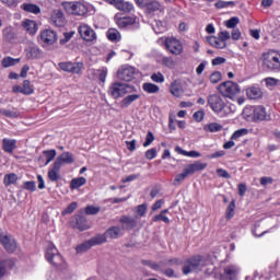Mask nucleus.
Returning a JSON list of instances; mask_svg holds the SVG:
<instances>
[{
    "instance_id": "1",
    "label": "nucleus",
    "mask_w": 280,
    "mask_h": 280,
    "mask_svg": "<svg viewBox=\"0 0 280 280\" xmlns=\"http://www.w3.org/2000/svg\"><path fill=\"white\" fill-rule=\"evenodd\" d=\"M74 155L70 151L62 152L56 158L47 172V177L51 183H58L61 179V170L65 164H73Z\"/></svg>"
},
{
    "instance_id": "2",
    "label": "nucleus",
    "mask_w": 280,
    "mask_h": 280,
    "mask_svg": "<svg viewBox=\"0 0 280 280\" xmlns=\"http://www.w3.org/2000/svg\"><path fill=\"white\" fill-rule=\"evenodd\" d=\"M207 106L217 116L224 118L231 113V108L221 94H209L207 96Z\"/></svg>"
},
{
    "instance_id": "3",
    "label": "nucleus",
    "mask_w": 280,
    "mask_h": 280,
    "mask_svg": "<svg viewBox=\"0 0 280 280\" xmlns=\"http://www.w3.org/2000/svg\"><path fill=\"white\" fill-rule=\"evenodd\" d=\"M243 115L247 121L255 124L270 121V115L264 105H252L243 109Z\"/></svg>"
},
{
    "instance_id": "4",
    "label": "nucleus",
    "mask_w": 280,
    "mask_h": 280,
    "mask_svg": "<svg viewBox=\"0 0 280 280\" xmlns=\"http://www.w3.org/2000/svg\"><path fill=\"white\" fill-rule=\"evenodd\" d=\"M46 260L51 264L56 269L63 270L67 269V262L65 258L59 253L58 248L54 244H48L45 253Z\"/></svg>"
},
{
    "instance_id": "5",
    "label": "nucleus",
    "mask_w": 280,
    "mask_h": 280,
    "mask_svg": "<svg viewBox=\"0 0 280 280\" xmlns=\"http://www.w3.org/2000/svg\"><path fill=\"white\" fill-rule=\"evenodd\" d=\"M218 91L221 96L228 97V100H232V102H235L242 93L240 84L233 81L222 82L218 85Z\"/></svg>"
},
{
    "instance_id": "6",
    "label": "nucleus",
    "mask_w": 280,
    "mask_h": 280,
    "mask_svg": "<svg viewBox=\"0 0 280 280\" xmlns=\"http://www.w3.org/2000/svg\"><path fill=\"white\" fill-rule=\"evenodd\" d=\"M131 93H137V89L133 85L114 82L108 89V95L114 100H119V97H125V95H130Z\"/></svg>"
},
{
    "instance_id": "7",
    "label": "nucleus",
    "mask_w": 280,
    "mask_h": 280,
    "mask_svg": "<svg viewBox=\"0 0 280 280\" xmlns=\"http://www.w3.org/2000/svg\"><path fill=\"white\" fill-rule=\"evenodd\" d=\"M208 265V260L205 256L196 255L191 256L186 261H184V267H182V272L184 275H190L194 270H197L199 267H203Z\"/></svg>"
},
{
    "instance_id": "8",
    "label": "nucleus",
    "mask_w": 280,
    "mask_h": 280,
    "mask_svg": "<svg viewBox=\"0 0 280 280\" xmlns=\"http://www.w3.org/2000/svg\"><path fill=\"white\" fill-rule=\"evenodd\" d=\"M262 67L268 71H280V55L277 51H269L262 55Z\"/></svg>"
},
{
    "instance_id": "9",
    "label": "nucleus",
    "mask_w": 280,
    "mask_h": 280,
    "mask_svg": "<svg viewBox=\"0 0 280 280\" xmlns=\"http://www.w3.org/2000/svg\"><path fill=\"white\" fill-rule=\"evenodd\" d=\"M164 45L166 50L173 56H180L184 51L183 43L175 37H167Z\"/></svg>"
},
{
    "instance_id": "10",
    "label": "nucleus",
    "mask_w": 280,
    "mask_h": 280,
    "mask_svg": "<svg viewBox=\"0 0 280 280\" xmlns=\"http://www.w3.org/2000/svg\"><path fill=\"white\" fill-rule=\"evenodd\" d=\"M49 24L55 27H63L67 24V19L62 9H54L50 13Z\"/></svg>"
},
{
    "instance_id": "11",
    "label": "nucleus",
    "mask_w": 280,
    "mask_h": 280,
    "mask_svg": "<svg viewBox=\"0 0 280 280\" xmlns=\"http://www.w3.org/2000/svg\"><path fill=\"white\" fill-rule=\"evenodd\" d=\"M114 21L119 30H127L136 24V16H122V13H116Z\"/></svg>"
},
{
    "instance_id": "12",
    "label": "nucleus",
    "mask_w": 280,
    "mask_h": 280,
    "mask_svg": "<svg viewBox=\"0 0 280 280\" xmlns=\"http://www.w3.org/2000/svg\"><path fill=\"white\" fill-rule=\"evenodd\" d=\"M70 225L72 229H77L81 232H84L91 229V225L89 224V221L86 220V218L81 214H74L71 218Z\"/></svg>"
},
{
    "instance_id": "13",
    "label": "nucleus",
    "mask_w": 280,
    "mask_h": 280,
    "mask_svg": "<svg viewBox=\"0 0 280 280\" xmlns=\"http://www.w3.org/2000/svg\"><path fill=\"white\" fill-rule=\"evenodd\" d=\"M58 67L65 72L72 73V74H80L82 72V68H84V63L66 61V62H59Z\"/></svg>"
},
{
    "instance_id": "14",
    "label": "nucleus",
    "mask_w": 280,
    "mask_h": 280,
    "mask_svg": "<svg viewBox=\"0 0 280 280\" xmlns=\"http://www.w3.org/2000/svg\"><path fill=\"white\" fill-rule=\"evenodd\" d=\"M78 33L85 42L93 43L97 40V34H95V31H93V28L86 24H80L78 27Z\"/></svg>"
},
{
    "instance_id": "15",
    "label": "nucleus",
    "mask_w": 280,
    "mask_h": 280,
    "mask_svg": "<svg viewBox=\"0 0 280 280\" xmlns=\"http://www.w3.org/2000/svg\"><path fill=\"white\" fill-rule=\"evenodd\" d=\"M0 244H2V247H4V250L9 254H13L16 252L18 244L14 238H12L11 235H5L3 233H0Z\"/></svg>"
},
{
    "instance_id": "16",
    "label": "nucleus",
    "mask_w": 280,
    "mask_h": 280,
    "mask_svg": "<svg viewBox=\"0 0 280 280\" xmlns=\"http://www.w3.org/2000/svg\"><path fill=\"white\" fill-rule=\"evenodd\" d=\"M39 39L44 45L51 46L58 42V35L51 30H44L39 34Z\"/></svg>"
},
{
    "instance_id": "17",
    "label": "nucleus",
    "mask_w": 280,
    "mask_h": 280,
    "mask_svg": "<svg viewBox=\"0 0 280 280\" xmlns=\"http://www.w3.org/2000/svg\"><path fill=\"white\" fill-rule=\"evenodd\" d=\"M43 50L35 44H30L25 48V57L27 60H36L43 57Z\"/></svg>"
},
{
    "instance_id": "18",
    "label": "nucleus",
    "mask_w": 280,
    "mask_h": 280,
    "mask_svg": "<svg viewBox=\"0 0 280 280\" xmlns=\"http://www.w3.org/2000/svg\"><path fill=\"white\" fill-rule=\"evenodd\" d=\"M247 100H262L264 90L259 85H250L246 89Z\"/></svg>"
},
{
    "instance_id": "19",
    "label": "nucleus",
    "mask_w": 280,
    "mask_h": 280,
    "mask_svg": "<svg viewBox=\"0 0 280 280\" xmlns=\"http://www.w3.org/2000/svg\"><path fill=\"white\" fill-rule=\"evenodd\" d=\"M208 167V163L201 162L199 160L195 161L194 163H189L185 166L186 172L188 175H194L197 172H202Z\"/></svg>"
},
{
    "instance_id": "20",
    "label": "nucleus",
    "mask_w": 280,
    "mask_h": 280,
    "mask_svg": "<svg viewBox=\"0 0 280 280\" xmlns=\"http://www.w3.org/2000/svg\"><path fill=\"white\" fill-rule=\"evenodd\" d=\"M117 78L121 81L129 82L135 78V69L132 67H122L117 71Z\"/></svg>"
},
{
    "instance_id": "21",
    "label": "nucleus",
    "mask_w": 280,
    "mask_h": 280,
    "mask_svg": "<svg viewBox=\"0 0 280 280\" xmlns=\"http://www.w3.org/2000/svg\"><path fill=\"white\" fill-rule=\"evenodd\" d=\"M18 148V140L16 139H2V151L7 154H13Z\"/></svg>"
},
{
    "instance_id": "22",
    "label": "nucleus",
    "mask_w": 280,
    "mask_h": 280,
    "mask_svg": "<svg viewBox=\"0 0 280 280\" xmlns=\"http://www.w3.org/2000/svg\"><path fill=\"white\" fill-rule=\"evenodd\" d=\"M238 272V268L234 265L226 266L223 273L221 275V280H234Z\"/></svg>"
},
{
    "instance_id": "23",
    "label": "nucleus",
    "mask_w": 280,
    "mask_h": 280,
    "mask_svg": "<svg viewBox=\"0 0 280 280\" xmlns=\"http://www.w3.org/2000/svg\"><path fill=\"white\" fill-rule=\"evenodd\" d=\"M25 32L32 36L36 35L38 32V25L35 21L32 20H25L22 24Z\"/></svg>"
},
{
    "instance_id": "24",
    "label": "nucleus",
    "mask_w": 280,
    "mask_h": 280,
    "mask_svg": "<svg viewBox=\"0 0 280 280\" xmlns=\"http://www.w3.org/2000/svg\"><path fill=\"white\" fill-rule=\"evenodd\" d=\"M206 42L210 46L218 48V49H223V48H226V46H228V44L225 42L221 40L219 37H215V36H207Z\"/></svg>"
},
{
    "instance_id": "25",
    "label": "nucleus",
    "mask_w": 280,
    "mask_h": 280,
    "mask_svg": "<svg viewBox=\"0 0 280 280\" xmlns=\"http://www.w3.org/2000/svg\"><path fill=\"white\" fill-rule=\"evenodd\" d=\"M141 94H129L122 101L120 102V108L125 109L128 108L130 104L133 102H137V100H140Z\"/></svg>"
},
{
    "instance_id": "26",
    "label": "nucleus",
    "mask_w": 280,
    "mask_h": 280,
    "mask_svg": "<svg viewBox=\"0 0 280 280\" xmlns=\"http://www.w3.org/2000/svg\"><path fill=\"white\" fill-rule=\"evenodd\" d=\"M223 130V126L219 122H210L203 126V131L209 133H217Z\"/></svg>"
},
{
    "instance_id": "27",
    "label": "nucleus",
    "mask_w": 280,
    "mask_h": 280,
    "mask_svg": "<svg viewBox=\"0 0 280 280\" xmlns=\"http://www.w3.org/2000/svg\"><path fill=\"white\" fill-rule=\"evenodd\" d=\"M84 185H86V177H84V176L74 177L70 182V189L75 190V189L81 188Z\"/></svg>"
},
{
    "instance_id": "28",
    "label": "nucleus",
    "mask_w": 280,
    "mask_h": 280,
    "mask_svg": "<svg viewBox=\"0 0 280 280\" xmlns=\"http://www.w3.org/2000/svg\"><path fill=\"white\" fill-rule=\"evenodd\" d=\"M18 180H19V176L16 173L4 174L3 183L5 187H9L11 185H16Z\"/></svg>"
},
{
    "instance_id": "29",
    "label": "nucleus",
    "mask_w": 280,
    "mask_h": 280,
    "mask_svg": "<svg viewBox=\"0 0 280 280\" xmlns=\"http://www.w3.org/2000/svg\"><path fill=\"white\" fill-rule=\"evenodd\" d=\"M147 13L152 14L161 9V3L158 0H150L145 3Z\"/></svg>"
},
{
    "instance_id": "30",
    "label": "nucleus",
    "mask_w": 280,
    "mask_h": 280,
    "mask_svg": "<svg viewBox=\"0 0 280 280\" xmlns=\"http://www.w3.org/2000/svg\"><path fill=\"white\" fill-rule=\"evenodd\" d=\"M120 223L125 224L127 230H132L138 224L135 218L126 217V215L120 218Z\"/></svg>"
},
{
    "instance_id": "31",
    "label": "nucleus",
    "mask_w": 280,
    "mask_h": 280,
    "mask_svg": "<svg viewBox=\"0 0 280 280\" xmlns=\"http://www.w3.org/2000/svg\"><path fill=\"white\" fill-rule=\"evenodd\" d=\"M182 93V84L178 82V80L173 81V83H171V94L175 97H180Z\"/></svg>"
},
{
    "instance_id": "32",
    "label": "nucleus",
    "mask_w": 280,
    "mask_h": 280,
    "mask_svg": "<svg viewBox=\"0 0 280 280\" xmlns=\"http://www.w3.org/2000/svg\"><path fill=\"white\" fill-rule=\"evenodd\" d=\"M43 154L46 158L45 166H47L56 159L57 150L56 149L44 150Z\"/></svg>"
},
{
    "instance_id": "33",
    "label": "nucleus",
    "mask_w": 280,
    "mask_h": 280,
    "mask_svg": "<svg viewBox=\"0 0 280 280\" xmlns=\"http://www.w3.org/2000/svg\"><path fill=\"white\" fill-rule=\"evenodd\" d=\"M21 9L25 12L33 13V14L40 13V7H37V4L24 3V4H21Z\"/></svg>"
},
{
    "instance_id": "34",
    "label": "nucleus",
    "mask_w": 280,
    "mask_h": 280,
    "mask_svg": "<svg viewBox=\"0 0 280 280\" xmlns=\"http://www.w3.org/2000/svg\"><path fill=\"white\" fill-rule=\"evenodd\" d=\"M235 209H236V203L234 200H232L225 211V219L228 221L232 220L235 217Z\"/></svg>"
},
{
    "instance_id": "35",
    "label": "nucleus",
    "mask_w": 280,
    "mask_h": 280,
    "mask_svg": "<svg viewBox=\"0 0 280 280\" xmlns=\"http://www.w3.org/2000/svg\"><path fill=\"white\" fill-rule=\"evenodd\" d=\"M188 176H190V175H189V173L187 172V168L184 167V172H182V173L175 175V179H174V182H173V185H174V186L180 185Z\"/></svg>"
},
{
    "instance_id": "36",
    "label": "nucleus",
    "mask_w": 280,
    "mask_h": 280,
    "mask_svg": "<svg viewBox=\"0 0 280 280\" xmlns=\"http://www.w3.org/2000/svg\"><path fill=\"white\" fill-rule=\"evenodd\" d=\"M142 89L145 93L150 94L159 93L160 91V88L156 84L150 82L143 83Z\"/></svg>"
},
{
    "instance_id": "37",
    "label": "nucleus",
    "mask_w": 280,
    "mask_h": 280,
    "mask_svg": "<svg viewBox=\"0 0 280 280\" xmlns=\"http://www.w3.org/2000/svg\"><path fill=\"white\" fill-rule=\"evenodd\" d=\"M23 95H33L35 93L34 85L31 84L30 80H24L22 84Z\"/></svg>"
},
{
    "instance_id": "38",
    "label": "nucleus",
    "mask_w": 280,
    "mask_h": 280,
    "mask_svg": "<svg viewBox=\"0 0 280 280\" xmlns=\"http://www.w3.org/2000/svg\"><path fill=\"white\" fill-rule=\"evenodd\" d=\"M249 133V130L247 128H241L235 130L232 136H231V140L237 141L238 139L247 136Z\"/></svg>"
},
{
    "instance_id": "39",
    "label": "nucleus",
    "mask_w": 280,
    "mask_h": 280,
    "mask_svg": "<svg viewBox=\"0 0 280 280\" xmlns=\"http://www.w3.org/2000/svg\"><path fill=\"white\" fill-rule=\"evenodd\" d=\"M107 235L105 234H98L94 237H92L90 241V244H92V247L95 245H101L103 243H106Z\"/></svg>"
},
{
    "instance_id": "40",
    "label": "nucleus",
    "mask_w": 280,
    "mask_h": 280,
    "mask_svg": "<svg viewBox=\"0 0 280 280\" xmlns=\"http://www.w3.org/2000/svg\"><path fill=\"white\" fill-rule=\"evenodd\" d=\"M120 233H121V230H120V228H118V226H112V228H109V229L105 232L106 236L110 237L112 240L118 238V236L120 235Z\"/></svg>"
},
{
    "instance_id": "41",
    "label": "nucleus",
    "mask_w": 280,
    "mask_h": 280,
    "mask_svg": "<svg viewBox=\"0 0 280 280\" xmlns=\"http://www.w3.org/2000/svg\"><path fill=\"white\" fill-rule=\"evenodd\" d=\"M86 12H88V9L84 4H82V2H75V9L73 11V15L82 16L86 14Z\"/></svg>"
},
{
    "instance_id": "42",
    "label": "nucleus",
    "mask_w": 280,
    "mask_h": 280,
    "mask_svg": "<svg viewBox=\"0 0 280 280\" xmlns=\"http://www.w3.org/2000/svg\"><path fill=\"white\" fill-rule=\"evenodd\" d=\"M107 38L110 42H119L120 40V34H119V32L117 30L110 28L107 32Z\"/></svg>"
},
{
    "instance_id": "43",
    "label": "nucleus",
    "mask_w": 280,
    "mask_h": 280,
    "mask_svg": "<svg viewBox=\"0 0 280 280\" xmlns=\"http://www.w3.org/2000/svg\"><path fill=\"white\" fill-rule=\"evenodd\" d=\"M132 2H124V0L120 2L117 10L122 11L125 13H130L133 10Z\"/></svg>"
},
{
    "instance_id": "44",
    "label": "nucleus",
    "mask_w": 280,
    "mask_h": 280,
    "mask_svg": "<svg viewBox=\"0 0 280 280\" xmlns=\"http://www.w3.org/2000/svg\"><path fill=\"white\" fill-rule=\"evenodd\" d=\"M77 2H62L61 7L69 14H74Z\"/></svg>"
},
{
    "instance_id": "45",
    "label": "nucleus",
    "mask_w": 280,
    "mask_h": 280,
    "mask_svg": "<svg viewBox=\"0 0 280 280\" xmlns=\"http://www.w3.org/2000/svg\"><path fill=\"white\" fill-rule=\"evenodd\" d=\"M18 62H20V59H14L12 57H4V59H2V67L9 68L16 65Z\"/></svg>"
},
{
    "instance_id": "46",
    "label": "nucleus",
    "mask_w": 280,
    "mask_h": 280,
    "mask_svg": "<svg viewBox=\"0 0 280 280\" xmlns=\"http://www.w3.org/2000/svg\"><path fill=\"white\" fill-rule=\"evenodd\" d=\"M177 150H179V152H182V155H184V156H188V158H200L201 156V153L196 150L186 151V150H182L180 148H177Z\"/></svg>"
},
{
    "instance_id": "47",
    "label": "nucleus",
    "mask_w": 280,
    "mask_h": 280,
    "mask_svg": "<svg viewBox=\"0 0 280 280\" xmlns=\"http://www.w3.org/2000/svg\"><path fill=\"white\" fill-rule=\"evenodd\" d=\"M78 207H79L78 202H72L61 212V214L62 215L72 214L78 209Z\"/></svg>"
},
{
    "instance_id": "48",
    "label": "nucleus",
    "mask_w": 280,
    "mask_h": 280,
    "mask_svg": "<svg viewBox=\"0 0 280 280\" xmlns=\"http://www.w3.org/2000/svg\"><path fill=\"white\" fill-rule=\"evenodd\" d=\"M141 262L144 266H149L151 269L155 270L156 272L161 271V266L158 262H154V261H151V260H145V259L141 260Z\"/></svg>"
},
{
    "instance_id": "49",
    "label": "nucleus",
    "mask_w": 280,
    "mask_h": 280,
    "mask_svg": "<svg viewBox=\"0 0 280 280\" xmlns=\"http://www.w3.org/2000/svg\"><path fill=\"white\" fill-rule=\"evenodd\" d=\"M209 80L212 84H217L222 80V73L220 71H214L210 74Z\"/></svg>"
},
{
    "instance_id": "50",
    "label": "nucleus",
    "mask_w": 280,
    "mask_h": 280,
    "mask_svg": "<svg viewBox=\"0 0 280 280\" xmlns=\"http://www.w3.org/2000/svg\"><path fill=\"white\" fill-rule=\"evenodd\" d=\"M147 211H148V206H147L145 203L138 206V207L136 208V213H137V217H136V218H138V217H140V218L144 217L145 213H147Z\"/></svg>"
},
{
    "instance_id": "51",
    "label": "nucleus",
    "mask_w": 280,
    "mask_h": 280,
    "mask_svg": "<svg viewBox=\"0 0 280 280\" xmlns=\"http://www.w3.org/2000/svg\"><path fill=\"white\" fill-rule=\"evenodd\" d=\"M238 24H240L238 18H231L229 21L225 22V27L235 30V27Z\"/></svg>"
},
{
    "instance_id": "52",
    "label": "nucleus",
    "mask_w": 280,
    "mask_h": 280,
    "mask_svg": "<svg viewBox=\"0 0 280 280\" xmlns=\"http://www.w3.org/2000/svg\"><path fill=\"white\" fill-rule=\"evenodd\" d=\"M91 247L92 244L90 243V241H86L85 243H82L81 245L77 246L75 250L77 253H83L91 249Z\"/></svg>"
},
{
    "instance_id": "53",
    "label": "nucleus",
    "mask_w": 280,
    "mask_h": 280,
    "mask_svg": "<svg viewBox=\"0 0 280 280\" xmlns=\"http://www.w3.org/2000/svg\"><path fill=\"white\" fill-rule=\"evenodd\" d=\"M101 208L100 207H93V206H88L85 207V214L86 215H95L100 213Z\"/></svg>"
},
{
    "instance_id": "54",
    "label": "nucleus",
    "mask_w": 280,
    "mask_h": 280,
    "mask_svg": "<svg viewBox=\"0 0 280 280\" xmlns=\"http://www.w3.org/2000/svg\"><path fill=\"white\" fill-rule=\"evenodd\" d=\"M215 173L221 178H225V179H230L231 178V174L229 173V171H226V170H224L222 167L217 168Z\"/></svg>"
},
{
    "instance_id": "55",
    "label": "nucleus",
    "mask_w": 280,
    "mask_h": 280,
    "mask_svg": "<svg viewBox=\"0 0 280 280\" xmlns=\"http://www.w3.org/2000/svg\"><path fill=\"white\" fill-rule=\"evenodd\" d=\"M162 63L167 68H174L176 66V62L172 57H163Z\"/></svg>"
},
{
    "instance_id": "56",
    "label": "nucleus",
    "mask_w": 280,
    "mask_h": 280,
    "mask_svg": "<svg viewBox=\"0 0 280 280\" xmlns=\"http://www.w3.org/2000/svg\"><path fill=\"white\" fill-rule=\"evenodd\" d=\"M154 140H155V137H154L153 132L148 131L143 147L144 148L150 147Z\"/></svg>"
},
{
    "instance_id": "57",
    "label": "nucleus",
    "mask_w": 280,
    "mask_h": 280,
    "mask_svg": "<svg viewBox=\"0 0 280 280\" xmlns=\"http://www.w3.org/2000/svg\"><path fill=\"white\" fill-rule=\"evenodd\" d=\"M158 156V151L155 148H151L149 150H147L145 152V159L149 161L154 160Z\"/></svg>"
},
{
    "instance_id": "58",
    "label": "nucleus",
    "mask_w": 280,
    "mask_h": 280,
    "mask_svg": "<svg viewBox=\"0 0 280 280\" xmlns=\"http://www.w3.org/2000/svg\"><path fill=\"white\" fill-rule=\"evenodd\" d=\"M205 112L203 110H197L192 114V119L196 122H201L205 119Z\"/></svg>"
},
{
    "instance_id": "59",
    "label": "nucleus",
    "mask_w": 280,
    "mask_h": 280,
    "mask_svg": "<svg viewBox=\"0 0 280 280\" xmlns=\"http://www.w3.org/2000/svg\"><path fill=\"white\" fill-rule=\"evenodd\" d=\"M164 264L166 266H180V265H183V260L179 258H171L168 260H165Z\"/></svg>"
},
{
    "instance_id": "60",
    "label": "nucleus",
    "mask_w": 280,
    "mask_h": 280,
    "mask_svg": "<svg viewBox=\"0 0 280 280\" xmlns=\"http://www.w3.org/2000/svg\"><path fill=\"white\" fill-rule=\"evenodd\" d=\"M151 79H152V81L158 82V83H163L165 81V78L161 72L153 73L151 75Z\"/></svg>"
},
{
    "instance_id": "61",
    "label": "nucleus",
    "mask_w": 280,
    "mask_h": 280,
    "mask_svg": "<svg viewBox=\"0 0 280 280\" xmlns=\"http://www.w3.org/2000/svg\"><path fill=\"white\" fill-rule=\"evenodd\" d=\"M23 187H24V189H26L28 191H35L36 183L35 182H24Z\"/></svg>"
},
{
    "instance_id": "62",
    "label": "nucleus",
    "mask_w": 280,
    "mask_h": 280,
    "mask_svg": "<svg viewBox=\"0 0 280 280\" xmlns=\"http://www.w3.org/2000/svg\"><path fill=\"white\" fill-rule=\"evenodd\" d=\"M218 38L226 43V40L231 39V34L228 31H223L218 34Z\"/></svg>"
},
{
    "instance_id": "63",
    "label": "nucleus",
    "mask_w": 280,
    "mask_h": 280,
    "mask_svg": "<svg viewBox=\"0 0 280 280\" xmlns=\"http://www.w3.org/2000/svg\"><path fill=\"white\" fill-rule=\"evenodd\" d=\"M74 36V33L73 32H71V33H65L63 34V39H60V45H65V44H67L68 42H70L71 39H72V37Z\"/></svg>"
},
{
    "instance_id": "64",
    "label": "nucleus",
    "mask_w": 280,
    "mask_h": 280,
    "mask_svg": "<svg viewBox=\"0 0 280 280\" xmlns=\"http://www.w3.org/2000/svg\"><path fill=\"white\" fill-rule=\"evenodd\" d=\"M231 37L233 40H240L242 37V32L240 28H233L232 33H231Z\"/></svg>"
}]
</instances>
